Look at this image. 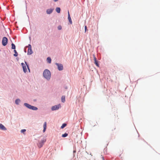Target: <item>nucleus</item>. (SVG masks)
I'll return each mask as SVG.
<instances>
[{
	"instance_id": "nucleus-1",
	"label": "nucleus",
	"mask_w": 160,
	"mask_h": 160,
	"mask_svg": "<svg viewBox=\"0 0 160 160\" xmlns=\"http://www.w3.org/2000/svg\"><path fill=\"white\" fill-rule=\"evenodd\" d=\"M43 76L47 80H49L51 77V72L48 69H45L43 72Z\"/></svg>"
},
{
	"instance_id": "nucleus-2",
	"label": "nucleus",
	"mask_w": 160,
	"mask_h": 160,
	"mask_svg": "<svg viewBox=\"0 0 160 160\" xmlns=\"http://www.w3.org/2000/svg\"><path fill=\"white\" fill-rule=\"evenodd\" d=\"M24 105L26 107H27V108H28L30 109H32V110H38V108L37 107H34V106H31V105H30L28 103H24Z\"/></svg>"
},
{
	"instance_id": "nucleus-3",
	"label": "nucleus",
	"mask_w": 160,
	"mask_h": 160,
	"mask_svg": "<svg viewBox=\"0 0 160 160\" xmlns=\"http://www.w3.org/2000/svg\"><path fill=\"white\" fill-rule=\"evenodd\" d=\"M25 62L26 63V65L23 63H21V64L22 65V67L23 68V71L25 72H26L27 71V67H26V65L27 66L28 68V69L29 70V69L28 67V65H27L26 62Z\"/></svg>"
},
{
	"instance_id": "nucleus-4",
	"label": "nucleus",
	"mask_w": 160,
	"mask_h": 160,
	"mask_svg": "<svg viewBox=\"0 0 160 160\" xmlns=\"http://www.w3.org/2000/svg\"><path fill=\"white\" fill-rule=\"evenodd\" d=\"M2 44L3 46H6L7 44V42H8L7 38L6 37H4L2 38Z\"/></svg>"
},
{
	"instance_id": "nucleus-5",
	"label": "nucleus",
	"mask_w": 160,
	"mask_h": 160,
	"mask_svg": "<svg viewBox=\"0 0 160 160\" xmlns=\"http://www.w3.org/2000/svg\"><path fill=\"white\" fill-rule=\"evenodd\" d=\"M46 140L45 139H44L42 140L41 142H39L38 145L39 148H41L42 146L43 145L45 142H46Z\"/></svg>"
},
{
	"instance_id": "nucleus-6",
	"label": "nucleus",
	"mask_w": 160,
	"mask_h": 160,
	"mask_svg": "<svg viewBox=\"0 0 160 160\" xmlns=\"http://www.w3.org/2000/svg\"><path fill=\"white\" fill-rule=\"evenodd\" d=\"M61 107V106L60 104L55 105L52 107V111L56 110L58 109Z\"/></svg>"
},
{
	"instance_id": "nucleus-7",
	"label": "nucleus",
	"mask_w": 160,
	"mask_h": 160,
	"mask_svg": "<svg viewBox=\"0 0 160 160\" xmlns=\"http://www.w3.org/2000/svg\"><path fill=\"white\" fill-rule=\"evenodd\" d=\"M55 64L57 66L58 69L59 70L61 71L63 70V66L62 64L57 63H56Z\"/></svg>"
},
{
	"instance_id": "nucleus-8",
	"label": "nucleus",
	"mask_w": 160,
	"mask_h": 160,
	"mask_svg": "<svg viewBox=\"0 0 160 160\" xmlns=\"http://www.w3.org/2000/svg\"><path fill=\"white\" fill-rule=\"evenodd\" d=\"M28 47V55H31L32 53V52L31 49V45L29 44Z\"/></svg>"
},
{
	"instance_id": "nucleus-9",
	"label": "nucleus",
	"mask_w": 160,
	"mask_h": 160,
	"mask_svg": "<svg viewBox=\"0 0 160 160\" xmlns=\"http://www.w3.org/2000/svg\"><path fill=\"white\" fill-rule=\"evenodd\" d=\"M94 60V63L98 67H99V64H98V61L97 60L96 58L95 57L94 55H93Z\"/></svg>"
},
{
	"instance_id": "nucleus-10",
	"label": "nucleus",
	"mask_w": 160,
	"mask_h": 160,
	"mask_svg": "<svg viewBox=\"0 0 160 160\" xmlns=\"http://www.w3.org/2000/svg\"><path fill=\"white\" fill-rule=\"evenodd\" d=\"M68 19L69 22L70 23V24H72V20L70 17V14H69V11H68Z\"/></svg>"
},
{
	"instance_id": "nucleus-11",
	"label": "nucleus",
	"mask_w": 160,
	"mask_h": 160,
	"mask_svg": "<svg viewBox=\"0 0 160 160\" xmlns=\"http://www.w3.org/2000/svg\"><path fill=\"white\" fill-rule=\"evenodd\" d=\"M0 129L3 130H6V128L2 124H0Z\"/></svg>"
},
{
	"instance_id": "nucleus-12",
	"label": "nucleus",
	"mask_w": 160,
	"mask_h": 160,
	"mask_svg": "<svg viewBox=\"0 0 160 160\" xmlns=\"http://www.w3.org/2000/svg\"><path fill=\"white\" fill-rule=\"evenodd\" d=\"M53 10V9H48L47 10V11H46L47 13L48 14H50L52 13Z\"/></svg>"
},
{
	"instance_id": "nucleus-13",
	"label": "nucleus",
	"mask_w": 160,
	"mask_h": 160,
	"mask_svg": "<svg viewBox=\"0 0 160 160\" xmlns=\"http://www.w3.org/2000/svg\"><path fill=\"white\" fill-rule=\"evenodd\" d=\"M47 128V122H45L43 124V132H44L46 129Z\"/></svg>"
},
{
	"instance_id": "nucleus-14",
	"label": "nucleus",
	"mask_w": 160,
	"mask_h": 160,
	"mask_svg": "<svg viewBox=\"0 0 160 160\" xmlns=\"http://www.w3.org/2000/svg\"><path fill=\"white\" fill-rule=\"evenodd\" d=\"M62 101L63 102H65V96H63L61 98Z\"/></svg>"
},
{
	"instance_id": "nucleus-15",
	"label": "nucleus",
	"mask_w": 160,
	"mask_h": 160,
	"mask_svg": "<svg viewBox=\"0 0 160 160\" xmlns=\"http://www.w3.org/2000/svg\"><path fill=\"white\" fill-rule=\"evenodd\" d=\"M56 12L58 13H59L60 12V10H61V9H60V8H56Z\"/></svg>"
},
{
	"instance_id": "nucleus-16",
	"label": "nucleus",
	"mask_w": 160,
	"mask_h": 160,
	"mask_svg": "<svg viewBox=\"0 0 160 160\" xmlns=\"http://www.w3.org/2000/svg\"><path fill=\"white\" fill-rule=\"evenodd\" d=\"M20 102V100L19 99H17L15 101V103L17 104H18Z\"/></svg>"
},
{
	"instance_id": "nucleus-17",
	"label": "nucleus",
	"mask_w": 160,
	"mask_h": 160,
	"mask_svg": "<svg viewBox=\"0 0 160 160\" xmlns=\"http://www.w3.org/2000/svg\"><path fill=\"white\" fill-rule=\"evenodd\" d=\"M47 61L49 63H51V58L50 57H48L47 58Z\"/></svg>"
},
{
	"instance_id": "nucleus-18",
	"label": "nucleus",
	"mask_w": 160,
	"mask_h": 160,
	"mask_svg": "<svg viewBox=\"0 0 160 160\" xmlns=\"http://www.w3.org/2000/svg\"><path fill=\"white\" fill-rule=\"evenodd\" d=\"M14 52H15V54H14V56L15 57H17L18 55V53L17 52L16 50H14Z\"/></svg>"
},
{
	"instance_id": "nucleus-19",
	"label": "nucleus",
	"mask_w": 160,
	"mask_h": 160,
	"mask_svg": "<svg viewBox=\"0 0 160 160\" xmlns=\"http://www.w3.org/2000/svg\"><path fill=\"white\" fill-rule=\"evenodd\" d=\"M12 49H15V46L13 43L12 44Z\"/></svg>"
},
{
	"instance_id": "nucleus-20",
	"label": "nucleus",
	"mask_w": 160,
	"mask_h": 160,
	"mask_svg": "<svg viewBox=\"0 0 160 160\" xmlns=\"http://www.w3.org/2000/svg\"><path fill=\"white\" fill-rule=\"evenodd\" d=\"M67 125L66 124V123H63L62 124V126H61V128H64L65 127H66Z\"/></svg>"
},
{
	"instance_id": "nucleus-21",
	"label": "nucleus",
	"mask_w": 160,
	"mask_h": 160,
	"mask_svg": "<svg viewBox=\"0 0 160 160\" xmlns=\"http://www.w3.org/2000/svg\"><path fill=\"white\" fill-rule=\"evenodd\" d=\"M68 135V134L67 133H65L64 134H63L62 135V137H67Z\"/></svg>"
},
{
	"instance_id": "nucleus-22",
	"label": "nucleus",
	"mask_w": 160,
	"mask_h": 160,
	"mask_svg": "<svg viewBox=\"0 0 160 160\" xmlns=\"http://www.w3.org/2000/svg\"><path fill=\"white\" fill-rule=\"evenodd\" d=\"M62 27L61 26H59L58 27V28L59 30H61L62 29Z\"/></svg>"
},
{
	"instance_id": "nucleus-23",
	"label": "nucleus",
	"mask_w": 160,
	"mask_h": 160,
	"mask_svg": "<svg viewBox=\"0 0 160 160\" xmlns=\"http://www.w3.org/2000/svg\"><path fill=\"white\" fill-rule=\"evenodd\" d=\"M116 129V128L115 127H113L111 128V130L113 131V130H115Z\"/></svg>"
},
{
	"instance_id": "nucleus-24",
	"label": "nucleus",
	"mask_w": 160,
	"mask_h": 160,
	"mask_svg": "<svg viewBox=\"0 0 160 160\" xmlns=\"http://www.w3.org/2000/svg\"><path fill=\"white\" fill-rule=\"evenodd\" d=\"M26 131V130L25 129H22L21 130V132H22V133H23L24 132H25Z\"/></svg>"
},
{
	"instance_id": "nucleus-25",
	"label": "nucleus",
	"mask_w": 160,
	"mask_h": 160,
	"mask_svg": "<svg viewBox=\"0 0 160 160\" xmlns=\"http://www.w3.org/2000/svg\"><path fill=\"white\" fill-rule=\"evenodd\" d=\"M87 29V27L86 26H85V32H86Z\"/></svg>"
},
{
	"instance_id": "nucleus-26",
	"label": "nucleus",
	"mask_w": 160,
	"mask_h": 160,
	"mask_svg": "<svg viewBox=\"0 0 160 160\" xmlns=\"http://www.w3.org/2000/svg\"><path fill=\"white\" fill-rule=\"evenodd\" d=\"M102 160H105L104 158L103 157H102Z\"/></svg>"
},
{
	"instance_id": "nucleus-27",
	"label": "nucleus",
	"mask_w": 160,
	"mask_h": 160,
	"mask_svg": "<svg viewBox=\"0 0 160 160\" xmlns=\"http://www.w3.org/2000/svg\"><path fill=\"white\" fill-rule=\"evenodd\" d=\"M58 0H54V1L55 2H57V1H58Z\"/></svg>"
}]
</instances>
